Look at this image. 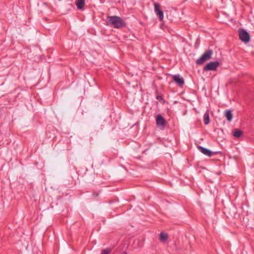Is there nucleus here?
I'll return each mask as SVG.
<instances>
[{
  "label": "nucleus",
  "mask_w": 254,
  "mask_h": 254,
  "mask_svg": "<svg viewBox=\"0 0 254 254\" xmlns=\"http://www.w3.org/2000/svg\"><path fill=\"white\" fill-rule=\"evenodd\" d=\"M106 25L115 28L119 29L126 26L124 20L118 16H109L106 19Z\"/></svg>",
  "instance_id": "obj_1"
},
{
  "label": "nucleus",
  "mask_w": 254,
  "mask_h": 254,
  "mask_svg": "<svg viewBox=\"0 0 254 254\" xmlns=\"http://www.w3.org/2000/svg\"><path fill=\"white\" fill-rule=\"evenodd\" d=\"M213 53V51L211 49L206 51L199 58L196 60V64L198 65H201L205 61L210 60L211 58Z\"/></svg>",
  "instance_id": "obj_2"
},
{
  "label": "nucleus",
  "mask_w": 254,
  "mask_h": 254,
  "mask_svg": "<svg viewBox=\"0 0 254 254\" xmlns=\"http://www.w3.org/2000/svg\"><path fill=\"white\" fill-rule=\"evenodd\" d=\"M239 38L244 43H248L250 40V34L244 29L239 30Z\"/></svg>",
  "instance_id": "obj_3"
},
{
  "label": "nucleus",
  "mask_w": 254,
  "mask_h": 254,
  "mask_svg": "<svg viewBox=\"0 0 254 254\" xmlns=\"http://www.w3.org/2000/svg\"><path fill=\"white\" fill-rule=\"evenodd\" d=\"M154 5V11L158 19L160 21L163 20L164 18V14L163 11L160 8V5L158 3L155 2Z\"/></svg>",
  "instance_id": "obj_4"
},
{
  "label": "nucleus",
  "mask_w": 254,
  "mask_h": 254,
  "mask_svg": "<svg viewBox=\"0 0 254 254\" xmlns=\"http://www.w3.org/2000/svg\"><path fill=\"white\" fill-rule=\"evenodd\" d=\"M219 65V63L218 61L211 62L208 63L204 67V70L205 71L208 70H215Z\"/></svg>",
  "instance_id": "obj_5"
},
{
  "label": "nucleus",
  "mask_w": 254,
  "mask_h": 254,
  "mask_svg": "<svg viewBox=\"0 0 254 254\" xmlns=\"http://www.w3.org/2000/svg\"><path fill=\"white\" fill-rule=\"evenodd\" d=\"M156 122L157 127H160L161 129L165 128L166 121L161 115L158 114L157 115Z\"/></svg>",
  "instance_id": "obj_6"
},
{
  "label": "nucleus",
  "mask_w": 254,
  "mask_h": 254,
  "mask_svg": "<svg viewBox=\"0 0 254 254\" xmlns=\"http://www.w3.org/2000/svg\"><path fill=\"white\" fill-rule=\"evenodd\" d=\"M174 81L178 85L182 87L185 83L184 78L180 74H175L172 75Z\"/></svg>",
  "instance_id": "obj_7"
},
{
  "label": "nucleus",
  "mask_w": 254,
  "mask_h": 254,
  "mask_svg": "<svg viewBox=\"0 0 254 254\" xmlns=\"http://www.w3.org/2000/svg\"><path fill=\"white\" fill-rule=\"evenodd\" d=\"M199 148L201 153L208 156L210 157L213 154V152L209 149H208L206 148L201 146H199Z\"/></svg>",
  "instance_id": "obj_8"
},
{
  "label": "nucleus",
  "mask_w": 254,
  "mask_h": 254,
  "mask_svg": "<svg viewBox=\"0 0 254 254\" xmlns=\"http://www.w3.org/2000/svg\"><path fill=\"white\" fill-rule=\"evenodd\" d=\"M84 0H76L75 4L79 9H82L84 5Z\"/></svg>",
  "instance_id": "obj_9"
},
{
  "label": "nucleus",
  "mask_w": 254,
  "mask_h": 254,
  "mask_svg": "<svg viewBox=\"0 0 254 254\" xmlns=\"http://www.w3.org/2000/svg\"><path fill=\"white\" fill-rule=\"evenodd\" d=\"M232 133L234 137L239 138L243 134V131L239 129H235L233 130Z\"/></svg>",
  "instance_id": "obj_10"
},
{
  "label": "nucleus",
  "mask_w": 254,
  "mask_h": 254,
  "mask_svg": "<svg viewBox=\"0 0 254 254\" xmlns=\"http://www.w3.org/2000/svg\"><path fill=\"white\" fill-rule=\"evenodd\" d=\"M225 117L229 122H231L233 118V114L230 110H227L225 112Z\"/></svg>",
  "instance_id": "obj_11"
},
{
  "label": "nucleus",
  "mask_w": 254,
  "mask_h": 254,
  "mask_svg": "<svg viewBox=\"0 0 254 254\" xmlns=\"http://www.w3.org/2000/svg\"><path fill=\"white\" fill-rule=\"evenodd\" d=\"M203 119L204 123L205 125H207L210 123L209 114L208 112H206L204 113L203 116Z\"/></svg>",
  "instance_id": "obj_12"
},
{
  "label": "nucleus",
  "mask_w": 254,
  "mask_h": 254,
  "mask_svg": "<svg viewBox=\"0 0 254 254\" xmlns=\"http://www.w3.org/2000/svg\"><path fill=\"white\" fill-rule=\"evenodd\" d=\"M160 240L165 242L168 238V234L165 232H161L160 235Z\"/></svg>",
  "instance_id": "obj_13"
},
{
  "label": "nucleus",
  "mask_w": 254,
  "mask_h": 254,
  "mask_svg": "<svg viewBox=\"0 0 254 254\" xmlns=\"http://www.w3.org/2000/svg\"><path fill=\"white\" fill-rule=\"evenodd\" d=\"M112 251V249L110 248H108L105 249H103L101 251V254H109Z\"/></svg>",
  "instance_id": "obj_14"
},
{
  "label": "nucleus",
  "mask_w": 254,
  "mask_h": 254,
  "mask_svg": "<svg viewBox=\"0 0 254 254\" xmlns=\"http://www.w3.org/2000/svg\"><path fill=\"white\" fill-rule=\"evenodd\" d=\"M156 99L159 100H163L162 97L159 95L156 96Z\"/></svg>",
  "instance_id": "obj_15"
},
{
  "label": "nucleus",
  "mask_w": 254,
  "mask_h": 254,
  "mask_svg": "<svg viewBox=\"0 0 254 254\" xmlns=\"http://www.w3.org/2000/svg\"><path fill=\"white\" fill-rule=\"evenodd\" d=\"M122 254H127L126 252H123Z\"/></svg>",
  "instance_id": "obj_16"
}]
</instances>
